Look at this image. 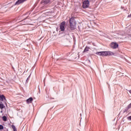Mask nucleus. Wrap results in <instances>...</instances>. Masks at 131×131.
<instances>
[{"mask_svg": "<svg viewBox=\"0 0 131 131\" xmlns=\"http://www.w3.org/2000/svg\"><path fill=\"white\" fill-rule=\"evenodd\" d=\"M96 55L102 56V57H106V56H114V53L111 51H102L96 52Z\"/></svg>", "mask_w": 131, "mask_h": 131, "instance_id": "f257e3e1", "label": "nucleus"}, {"mask_svg": "<svg viewBox=\"0 0 131 131\" xmlns=\"http://www.w3.org/2000/svg\"><path fill=\"white\" fill-rule=\"evenodd\" d=\"M75 25H76V23L75 22V19L74 17H72L70 18V27L71 30H74L75 29Z\"/></svg>", "mask_w": 131, "mask_h": 131, "instance_id": "f03ea898", "label": "nucleus"}, {"mask_svg": "<svg viewBox=\"0 0 131 131\" xmlns=\"http://www.w3.org/2000/svg\"><path fill=\"white\" fill-rule=\"evenodd\" d=\"M82 7L83 9H86L90 7V1L89 0H85L83 2Z\"/></svg>", "mask_w": 131, "mask_h": 131, "instance_id": "7ed1b4c3", "label": "nucleus"}, {"mask_svg": "<svg viewBox=\"0 0 131 131\" xmlns=\"http://www.w3.org/2000/svg\"><path fill=\"white\" fill-rule=\"evenodd\" d=\"M65 21H63L60 23V25L59 26V29L61 31H65Z\"/></svg>", "mask_w": 131, "mask_h": 131, "instance_id": "20e7f679", "label": "nucleus"}, {"mask_svg": "<svg viewBox=\"0 0 131 131\" xmlns=\"http://www.w3.org/2000/svg\"><path fill=\"white\" fill-rule=\"evenodd\" d=\"M26 1L27 0H17L14 4V6H18L20 5V4H23V3L26 2Z\"/></svg>", "mask_w": 131, "mask_h": 131, "instance_id": "39448f33", "label": "nucleus"}, {"mask_svg": "<svg viewBox=\"0 0 131 131\" xmlns=\"http://www.w3.org/2000/svg\"><path fill=\"white\" fill-rule=\"evenodd\" d=\"M111 47L112 49H117L118 48V44L115 42H112L111 44Z\"/></svg>", "mask_w": 131, "mask_h": 131, "instance_id": "423d86ee", "label": "nucleus"}, {"mask_svg": "<svg viewBox=\"0 0 131 131\" xmlns=\"http://www.w3.org/2000/svg\"><path fill=\"white\" fill-rule=\"evenodd\" d=\"M32 101H33V98H32V97H30L27 99L26 101L28 104H30L31 103H32Z\"/></svg>", "mask_w": 131, "mask_h": 131, "instance_id": "0eeeda50", "label": "nucleus"}, {"mask_svg": "<svg viewBox=\"0 0 131 131\" xmlns=\"http://www.w3.org/2000/svg\"><path fill=\"white\" fill-rule=\"evenodd\" d=\"M4 100H6V97L4 95H0V101L2 102L4 101Z\"/></svg>", "mask_w": 131, "mask_h": 131, "instance_id": "6e6552de", "label": "nucleus"}, {"mask_svg": "<svg viewBox=\"0 0 131 131\" xmlns=\"http://www.w3.org/2000/svg\"><path fill=\"white\" fill-rule=\"evenodd\" d=\"M90 47L86 46L83 51V53H86V52H89L90 51Z\"/></svg>", "mask_w": 131, "mask_h": 131, "instance_id": "1a4fd4ad", "label": "nucleus"}, {"mask_svg": "<svg viewBox=\"0 0 131 131\" xmlns=\"http://www.w3.org/2000/svg\"><path fill=\"white\" fill-rule=\"evenodd\" d=\"M50 2V0H45L41 1V4H45V5H48V4H49Z\"/></svg>", "mask_w": 131, "mask_h": 131, "instance_id": "9d476101", "label": "nucleus"}, {"mask_svg": "<svg viewBox=\"0 0 131 131\" xmlns=\"http://www.w3.org/2000/svg\"><path fill=\"white\" fill-rule=\"evenodd\" d=\"M4 108H5V105H4V104H3V102H0V109H1V110H3Z\"/></svg>", "mask_w": 131, "mask_h": 131, "instance_id": "9b49d317", "label": "nucleus"}, {"mask_svg": "<svg viewBox=\"0 0 131 131\" xmlns=\"http://www.w3.org/2000/svg\"><path fill=\"white\" fill-rule=\"evenodd\" d=\"M11 127L12 129H13V131H17V129H16V126H15V125H12Z\"/></svg>", "mask_w": 131, "mask_h": 131, "instance_id": "f8f14e48", "label": "nucleus"}, {"mask_svg": "<svg viewBox=\"0 0 131 131\" xmlns=\"http://www.w3.org/2000/svg\"><path fill=\"white\" fill-rule=\"evenodd\" d=\"M2 118L4 121H6L7 120V117H6V116H3Z\"/></svg>", "mask_w": 131, "mask_h": 131, "instance_id": "ddd939ff", "label": "nucleus"}, {"mask_svg": "<svg viewBox=\"0 0 131 131\" xmlns=\"http://www.w3.org/2000/svg\"><path fill=\"white\" fill-rule=\"evenodd\" d=\"M30 78V75H29V76L27 78V80H26V82H28V80H29V79Z\"/></svg>", "mask_w": 131, "mask_h": 131, "instance_id": "4468645a", "label": "nucleus"}, {"mask_svg": "<svg viewBox=\"0 0 131 131\" xmlns=\"http://www.w3.org/2000/svg\"><path fill=\"white\" fill-rule=\"evenodd\" d=\"M0 129H4V126L3 125H0Z\"/></svg>", "mask_w": 131, "mask_h": 131, "instance_id": "2eb2a0df", "label": "nucleus"}, {"mask_svg": "<svg viewBox=\"0 0 131 131\" xmlns=\"http://www.w3.org/2000/svg\"><path fill=\"white\" fill-rule=\"evenodd\" d=\"M128 120H131V116L127 117Z\"/></svg>", "mask_w": 131, "mask_h": 131, "instance_id": "dca6fc26", "label": "nucleus"}, {"mask_svg": "<svg viewBox=\"0 0 131 131\" xmlns=\"http://www.w3.org/2000/svg\"><path fill=\"white\" fill-rule=\"evenodd\" d=\"M128 108L129 109V108H131V103L128 105Z\"/></svg>", "mask_w": 131, "mask_h": 131, "instance_id": "f3484780", "label": "nucleus"}, {"mask_svg": "<svg viewBox=\"0 0 131 131\" xmlns=\"http://www.w3.org/2000/svg\"><path fill=\"white\" fill-rule=\"evenodd\" d=\"M131 17V14H130V15H128V18H129V17Z\"/></svg>", "mask_w": 131, "mask_h": 131, "instance_id": "a211bd4d", "label": "nucleus"}, {"mask_svg": "<svg viewBox=\"0 0 131 131\" xmlns=\"http://www.w3.org/2000/svg\"><path fill=\"white\" fill-rule=\"evenodd\" d=\"M26 24H23V25H25Z\"/></svg>", "mask_w": 131, "mask_h": 131, "instance_id": "6ab92c4d", "label": "nucleus"}, {"mask_svg": "<svg viewBox=\"0 0 131 131\" xmlns=\"http://www.w3.org/2000/svg\"><path fill=\"white\" fill-rule=\"evenodd\" d=\"M120 38H122V39H123V37H120Z\"/></svg>", "mask_w": 131, "mask_h": 131, "instance_id": "aec40b11", "label": "nucleus"}]
</instances>
